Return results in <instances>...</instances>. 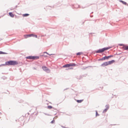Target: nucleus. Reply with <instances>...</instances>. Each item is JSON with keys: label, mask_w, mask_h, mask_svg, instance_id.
I'll return each instance as SVG.
<instances>
[{"label": "nucleus", "mask_w": 128, "mask_h": 128, "mask_svg": "<svg viewBox=\"0 0 128 128\" xmlns=\"http://www.w3.org/2000/svg\"><path fill=\"white\" fill-rule=\"evenodd\" d=\"M107 66V64L106 62H104L101 65V66L103 67H104Z\"/></svg>", "instance_id": "9"}, {"label": "nucleus", "mask_w": 128, "mask_h": 128, "mask_svg": "<svg viewBox=\"0 0 128 128\" xmlns=\"http://www.w3.org/2000/svg\"><path fill=\"white\" fill-rule=\"evenodd\" d=\"M102 58H101V59H100L98 60H102Z\"/></svg>", "instance_id": "30"}, {"label": "nucleus", "mask_w": 128, "mask_h": 128, "mask_svg": "<svg viewBox=\"0 0 128 128\" xmlns=\"http://www.w3.org/2000/svg\"><path fill=\"white\" fill-rule=\"evenodd\" d=\"M29 14H24L23 15V16L24 17H26L28 16Z\"/></svg>", "instance_id": "15"}, {"label": "nucleus", "mask_w": 128, "mask_h": 128, "mask_svg": "<svg viewBox=\"0 0 128 128\" xmlns=\"http://www.w3.org/2000/svg\"><path fill=\"white\" fill-rule=\"evenodd\" d=\"M119 45L120 46H124L125 45L124 44H119Z\"/></svg>", "instance_id": "22"}, {"label": "nucleus", "mask_w": 128, "mask_h": 128, "mask_svg": "<svg viewBox=\"0 0 128 128\" xmlns=\"http://www.w3.org/2000/svg\"><path fill=\"white\" fill-rule=\"evenodd\" d=\"M32 36L35 37L36 38H37V36L36 35L34 34H33V35H32Z\"/></svg>", "instance_id": "21"}, {"label": "nucleus", "mask_w": 128, "mask_h": 128, "mask_svg": "<svg viewBox=\"0 0 128 128\" xmlns=\"http://www.w3.org/2000/svg\"><path fill=\"white\" fill-rule=\"evenodd\" d=\"M53 109H54V110H56V109L55 108H53H53H52Z\"/></svg>", "instance_id": "32"}, {"label": "nucleus", "mask_w": 128, "mask_h": 128, "mask_svg": "<svg viewBox=\"0 0 128 128\" xmlns=\"http://www.w3.org/2000/svg\"><path fill=\"white\" fill-rule=\"evenodd\" d=\"M9 14L10 16L12 17H14V15L12 12H10Z\"/></svg>", "instance_id": "13"}, {"label": "nucleus", "mask_w": 128, "mask_h": 128, "mask_svg": "<svg viewBox=\"0 0 128 128\" xmlns=\"http://www.w3.org/2000/svg\"><path fill=\"white\" fill-rule=\"evenodd\" d=\"M107 63V65L109 64H112V60L106 62Z\"/></svg>", "instance_id": "14"}, {"label": "nucleus", "mask_w": 128, "mask_h": 128, "mask_svg": "<svg viewBox=\"0 0 128 128\" xmlns=\"http://www.w3.org/2000/svg\"><path fill=\"white\" fill-rule=\"evenodd\" d=\"M99 114L97 112L96 110V116H99Z\"/></svg>", "instance_id": "20"}, {"label": "nucleus", "mask_w": 128, "mask_h": 128, "mask_svg": "<svg viewBox=\"0 0 128 128\" xmlns=\"http://www.w3.org/2000/svg\"><path fill=\"white\" fill-rule=\"evenodd\" d=\"M27 59L35 60L39 58V57L37 56H29L26 57Z\"/></svg>", "instance_id": "3"}, {"label": "nucleus", "mask_w": 128, "mask_h": 128, "mask_svg": "<svg viewBox=\"0 0 128 128\" xmlns=\"http://www.w3.org/2000/svg\"><path fill=\"white\" fill-rule=\"evenodd\" d=\"M71 68H69L68 69H66V70H69V69H71Z\"/></svg>", "instance_id": "27"}, {"label": "nucleus", "mask_w": 128, "mask_h": 128, "mask_svg": "<svg viewBox=\"0 0 128 128\" xmlns=\"http://www.w3.org/2000/svg\"><path fill=\"white\" fill-rule=\"evenodd\" d=\"M70 67V66H76V64L74 63H72L71 64H69Z\"/></svg>", "instance_id": "12"}, {"label": "nucleus", "mask_w": 128, "mask_h": 128, "mask_svg": "<svg viewBox=\"0 0 128 128\" xmlns=\"http://www.w3.org/2000/svg\"><path fill=\"white\" fill-rule=\"evenodd\" d=\"M90 16L91 17H92L93 16L92 15V16Z\"/></svg>", "instance_id": "33"}, {"label": "nucleus", "mask_w": 128, "mask_h": 128, "mask_svg": "<svg viewBox=\"0 0 128 128\" xmlns=\"http://www.w3.org/2000/svg\"><path fill=\"white\" fill-rule=\"evenodd\" d=\"M119 1L120 2L122 3L123 4L126 5L127 4V3L126 2L121 0H120Z\"/></svg>", "instance_id": "11"}, {"label": "nucleus", "mask_w": 128, "mask_h": 128, "mask_svg": "<svg viewBox=\"0 0 128 128\" xmlns=\"http://www.w3.org/2000/svg\"><path fill=\"white\" fill-rule=\"evenodd\" d=\"M83 101V100H77V102L79 103H81L82 101Z\"/></svg>", "instance_id": "16"}, {"label": "nucleus", "mask_w": 128, "mask_h": 128, "mask_svg": "<svg viewBox=\"0 0 128 128\" xmlns=\"http://www.w3.org/2000/svg\"><path fill=\"white\" fill-rule=\"evenodd\" d=\"M2 51H0V54H2Z\"/></svg>", "instance_id": "28"}, {"label": "nucleus", "mask_w": 128, "mask_h": 128, "mask_svg": "<svg viewBox=\"0 0 128 128\" xmlns=\"http://www.w3.org/2000/svg\"><path fill=\"white\" fill-rule=\"evenodd\" d=\"M82 54V52H78L76 53V55L77 56L80 55Z\"/></svg>", "instance_id": "19"}, {"label": "nucleus", "mask_w": 128, "mask_h": 128, "mask_svg": "<svg viewBox=\"0 0 128 128\" xmlns=\"http://www.w3.org/2000/svg\"><path fill=\"white\" fill-rule=\"evenodd\" d=\"M2 114V113L0 112V114Z\"/></svg>", "instance_id": "35"}, {"label": "nucleus", "mask_w": 128, "mask_h": 128, "mask_svg": "<svg viewBox=\"0 0 128 128\" xmlns=\"http://www.w3.org/2000/svg\"><path fill=\"white\" fill-rule=\"evenodd\" d=\"M17 6H16V7Z\"/></svg>", "instance_id": "38"}, {"label": "nucleus", "mask_w": 128, "mask_h": 128, "mask_svg": "<svg viewBox=\"0 0 128 128\" xmlns=\"http://www.w3.org/2000/svg\"><path fill=\"white\" fill-rule=\"evenodd\" d=\"M42 69L43 70L47 72H48V71H49L50 70L48 68L45 66H43L42 67Z\"/></svg>", "instance_id": "5"}, {"label": "nucleus", "mask_w": 128, "mask_h": 128, "mask_svg": "<svg viewBox=\"0 0 128 128\" xmlns=\"http://www.w3.org/2000/svg\"><path fill=\"white\" fill-rule=\"evenodd\" d=\"M105 107H106V108H105L104 110H103V111L102 112L103 113H105L109 109V105H106V106Z\"/></svg>", "instance_id": "6"}, {"label": "nucleus", "mask_w": 128, "mask_h": 128, "mask_svg": "<svg viewBox=\"0 0 128 128\" xmlns=\"http://www.w3.org/2000/svg\"><path fill=\"white\" fill-rule=\"evenodd\" d=\"M5 65H6L5 64H2L1 65H0V67H1V66H4Z\"/></svg>", "instance_id": "25"}, {"label": "nucleus", "mask_w": 128, "mask_h": 128, "mask_svg": "<svg viewBox=\"0 0 128 128\" xmlns=\"http://www.w3.org/2000/svg\"><path fill=\"white\" fill-rule=\"evenodd\" d=\"M93 13V12H92V13Z\"/></svg>", "instance_id": "39"}, {"label": "nucleus", "mask_w": 128, "mask_h": 128, "mask_svg": "<svg viewBox=\"0 0 128 128\" xmlns=\"http://www.w3.org/2000/svg\"><path fill=\"white\" fill-rule=\"evenodd\" d=\"M112 57V55H110V56H105L102 58V59L104 60H107L108 59V58Z\"/></svg>", "instance_id": "4"}, {"label": "nucleus", "mask_w": 128, "mask_h": 128, "mask_svg": "<svg viewBox=\"0 0 128 128\" xmlns=\"http://www.w3.org/2000/svg\"><path fill=\"white\" fill-rule=\"evenodd\" d=\"M122 48L125 50H128V46L125 45L124 46L122 47Z\"/></svg>", "instance_id": "8"}, {"label": "nucleus", "mask_w": 128, "mask_h": 128, "mask_svg": "<svg viewBox=\"0 0 128 128\" xmlns=\"http://www.w3.org/2000/svg\"><path fill=\"white\" fill-rule=\"evenodd\" d=\"M115 62V61L114 60H112V63L114 62Z\"/></svg>", "instance_id": "31"}, {"label": "nucleus", "mask_w": 128, "mask_h": 128, "mask_svg": "<svg viewBox=\"0 0 128 128\" xmlns=\"http://www.w3.org/2000/svg\"><path fill=\"white\" fill-rule=\"evenodd\" d=\"M112 47L109 46L107 47L101 49H99L98 50L96 51L95 52L96 53H102L105 51L110 49Z\"/></svg>", "instance_id": "2"}, {"label": "nucleus", "mask_w": 128, "mask_h": 128, "mask_svg": "<svg viewBox=\"0 0 128 128\" xmlns=\"http://www.w3.org/2000/svg\"><path fill=\"white\" fill-rule=\"evenodd\" d=\"M114 125V124H112V125Z\"/></svg>", "instance_id": "40"}, {"label": "nucleus", "mask_w": 128, "mask_h": 128, "mask_svg": "<svg viewBox=\"0 0 128 128\" xmlns=\"http://www.w3.org/2000/svg\"><path fill=\"white\" fill-rule=\"evenodd\" d=\"M32 35H33V34H26L24 35V36L25 38H28L32 36Z\"/></svg>", "instance_id": "7"}, {"label": "nucleus", "mask_w": 128, "mask_h": 128, "mask_svg": "<svg viewBox=\"0 0 128 128\" xmlns=\"http://www.w3.org/2000/svg\"><path fill=\"white\" fill-rule=\"evenodd\" d=\"M70 67V64H66L62 66L63 68H68Z\"/></svg>", "instance_id": "10"}, {"label": "nucleus", "mask_w": 128, "mask_h": 128, "mask_svg": "<svg viewBox=\"0 0 128 128\" xmlns=\"http://www.w3.org/2000/svg\"><path fill=\"white\" fill-rule=\"evenodd\" d=\"M54 121H55L54 120H52L51 122V123H53L54 122Z\"/></svg>", "instance_id": "26"}, {"label": "nucleus", "mask_w": 128, "mask_h": 128, "mask_svg": "<svg viewBox=\"0 0 128 128\" xmlns=\"http://www.w3.org/2000/svg\"><path fill=\"white\" fill-rule=\"evenodd\" d=\"M53 107L51 106H48L47 108L48 109H51Z\"/></svg>", "instance_id": "18"}, {"label": "nucleus", "mask_w": 128, "mask_h": 128, "mask_svg": "<svg viewBox=\"0 0 128 128\" xmlns=\"http://www.w3.org/2000/svg\"><path fill=\"white\" fill-rule=\"evenodd\" d=\"M126 5L128 6V4H127Z\"/></svg>", "instance_id": "36"}, {"label": "nucleus", "mask_w": 128, "mask_h": 128, "mask_svg": "<svg viewBox=\"0 0 128 128\" xmlns=\"http://www.w3.org/2000/svg\"><path fill=\"white\" fill-rule=\"evenodd\" d=\"M82 77L81 76H80L77 77V78L78 80H80L82 78Z\"/></svg>", "instance_id": "17"}, {"label": "nucleus", "mask_w": 128, "mask_h": 128, "mask_svg": "<svg viewBox=\"0 0 128 128\" xmlns=\"http://www.w3.org/2000/svg\"><path fill=\"white\" fill-rule=\"evenodd\" d=\"M18 63L15 60H10L6 61L5 62L6 65L9 66H14L18 64Z\"/></svg>", "instance_id": "1"}, {"label": "nucleus", "mask_w": 128, "mask_h": 128, "mask_svg": "<svg viewBox=\"0 0 128 128\" xmlns=\"http://www.w3.org/2000/svg\"><path fill=\"white\" fill-rule=\"evenodd\" d=\"M68 88H66L65 89H64V90H67L68 89Z\"/></svg>", "instance_id": "29"}, {"label": "nucleus", "mask_w": 128, "mask_h": 128, "mask_svg": "<svg viewBox=\"0 0 128 128\" xmlns=\"http://www.w3.org/2000/svg\"><path fill=\"white\" fill-rule=\"evenodd\" d=\"M8 53H6V52H2V54H8Z\"/></svg>", "instance_id": "24"}, {"label": "nucleus", "mask_w": 128, "mask_h": 128, "mask_svg": "<svg viewBox=\"0 0 128 128\" xmlns=\"http://www.w3.org/2000/svg\"><path fill=\"white\" fill-rule=\"evenodd\" d=\"M44 56H45V57H46V56H45H45H44Z\"/></svg>", "instance_id": "37"}, {"label": "nucleus", "mask_w": 128, "mask_h": 128, "mask_svg": "<svg viewBox=\"0 0 128 128\" xmlns=\"http://www.w3.org/2000/svg\"><path fill=\"white\" fill-rule=\"evenodd\" d=\"M44 53H46L47 54H48V55H49L50 56H51V55H53V54H49L48 53H47L46 52H44Z\"/></svg>", "instance_id": "23"}, {"label": "nucleus", "mask_w": 128, "mask_h": 128, "mask_svg": "<svg viewBox=\"0 0 128 128\" xmlns=\"http://www.w3.org/2000/svg\"><path fill=\"white\" fill-rule=\"evenodd\" d=\"M44 114H46V115H48V114H45V113H44Z\"/></svg>", "instance_id": "34"}]
</instances>
